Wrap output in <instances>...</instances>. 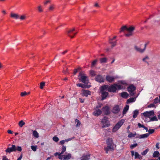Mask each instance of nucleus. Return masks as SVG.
<instances>
[{
	"label": "nucleus",
	"instance_id": "obj_64",
	"mask_svg": "<svg viewBox=\"0 0 160 160\" xmlns=\"http://www.w3.org/2000/svg\"><path fill=\"white\" fill-rule=\"evenodd\" d=\"M22 155L21 154L19 158L17 159V160H21L22 158Z\"/></svg>",
	"mask_w": 160,
	"mask_h": 160
},
{
	"label": "nucleus",
	"instance_id": "obj_21",
	"mask_svg": "<svg viewBox=\"0 0 160 160\" xmlns=\"http://www.w3.org/2000/svg\"><path fill=\"white\" fill-rule=\"evenodd\" d=\"M95 80L96 81L99 82H104L103 78L102 76L100 75H98L96 76Z\"/></svg>",
	"mask_w": 160,
	"mask_h": 160
},
{
	"label": "nucleus",
	"instance_id": "obj_51",
	"mask_svg": "<svg viewBox=\"0 0 160 160\" xmlns=\"http://www.w3.org/2000/svg\"><path fill=\"white\" fill-rule=\"evenodd\" d=\"M158 119H157L156 116H154L152 118H150L151 121H158Z\"/></svg>",
	"mask_w": 160,
	"mask_h": 160
},
{
	"label": "nucleus",
	"instance_id": "obj_44",
	"mask_svg": "<svg viewBox=\"0 0 160 160\" xmlns=\"http://www.w3.org/2000/svg\"><path fill=\"white\" fill-rule=\"evenodd\" d=\"M94 7L97 8H99L100 7V6L98 3L97 2H95L94 3Z\"/></svg>",
	"mask_w": 160,
	"mask_h": 160
},
{
	"label": "nucleus",
	"instance_id": "obj_52",
	"mask_svg": "<svg viewBox=\"0 0 160 160\" xmlns=\"http://www.w3.org/2000/svg\"><path fill=\"white\" fill-rule=\"evenodd\" d=\"M90 74L92 76H94L95 75V72L94 71L91 70L90 72Z\"/></svg>",
	"mask_w": 160,
	"mask_h": 160
},
{
	"label": "nucleus",
	"instance_id": "obj_56",
	"mask_svg": "<svg viewBox=\"0 0 160 160\" xmlns=\"http://www.w3.org/2000/svg\"><path fill=\"white\" fill-rule=\"evenodd\" d=\"M138 126L139 128H143L144 126L143 125L141 124V123H138Z\"/></svg>",
	"mask_w": 160,
	"mask_h": 160
},
{
	"label": "nucleus",
	"instance_id": "obj_23",
	"mask_svg": "<svg viewBox=\"0 0 160 160\" xmlns=\"http://www.w3.org/2000/svg\"><path fill=\"white\" fill-rule=\"evenodd\" d=\"M10 16L11 17L15 19H18L19 18V15L16 13H11L10 14Z\"/></svg>",
	"mask_w": 160,
	"mask_h": 160
},
{
	"label": "nucleus",
	"instance_id": "obj_24",
	"mask_svg": "<svg viewBox=\"0 0 160 160\" xmlns=\"http://www.w3.org/2000/svg\"><path fill=\"white\" fill-rule=\"evenodd\" d=\"M74 138V137H73L72 138H71L67 139H66L64 140H62L59 143L61 145H63L66 142H68L72 140Z\"/></svg>",
	"mask_w": 160,
	"mask_h": 160
},
{
	"label": "nucleus",
	"instance_id": "obj_34",
	"mask_svg": "<svg viewBox=\"0 0 160 160\" xmlns=\"http://www.w3.org/2000/svg\"><path fill=\"white\" fill-rule=\"evenodd\" d=\"M138 110H135L133 112V117L134 118H135L137 117L138 115Z\"/></svg>",
	"mask_w": 160,
	"mask_h": 160
},
{
	"label": "nucleus",
	"instance_id": "obj_12",
	"mask_svg": "<svg viewBox=\"0 0 160 160\" xmlns=\"http://www.w3.org/2000/svg\"><path fill=\"white\" fill-rule=\"evenodd\" d=\"M74 31H75V29L74 28H73L68 31V35L72 38H73L74 35H76L77 33H73V32Z\"/></svg>",
	"mask_w": 160,
	"mask_h": 160
},
{
	"label": "nucleus",
	"instance_id": "obj_17",
	"mask_svg": "<svg viewBox=\"0 0 160 160\" xmlns=\"http://www.w3.org/2000/svg\"><path fill=\"white\" fill-rule=\"evenodd\" d=\"M120 110V109L118 105H115L114 106L112 110V112L114 113H118Z\"/></svg>",
	"mask_w": 160,
	"mask_h": 160
},
{
	"label": "nucleus",
	"instance_id": "obj_29",
	"mask_svg": "<svg viewBox=\"0 0 160 160\" xmlns=\"http://www.w3.org/2000/svg\"><path fill=\"white\" fill-rule=\"evenodd\" d=\"M33 136L35 138H38L39 137V134L36 130H32Z\"/></svg>",
	"mask_w": 160,
	"mask_h": 160
},
{
	"label": "nucleus",
	"instance_id": "obj_63",
	"mask_svg": "<svg viewBox=\"0 0 160 160\" xmlns=\"http://www.w3.org/2000/svg\"><path fill=\"white\" fill-rule=\"evenodd\" d=\"M154 105L153 104H150L149 105L148 107H149V108H151V107H154Z\"/></svg>",
	"mask_w": 160,
	"mask_h": 160
},
{
	"label": "nucleus",
	"instance_id": "obj_16",
	"mask_svg": "<svg viewBox=\"0 0 160 160\" xmlns=\"http://www.w3.org/2000/svg\"><path fill=\"white\" fill-rule=\"evenodd\" d=\"M102 111L105 115H108L110 113L109 108L108 106H105L102 108Z\"/></svg>",
	"mask_w": 160,
	"mask_h": 160
},
{
	"label": "nucleus",
	"instance_id": "obj_36",
	"mask_svg": "<svg viewBox=\"0 0 160 160\" xmlns=\"http://www.w3.org/2000/svg\"><path fill=\"white\" fill-rule=\"evenodd\" d=\"M159 155V153L158 151H155L153 155V157L154 158L158 157Z\"/></svg>",
	"mask_w": 160,
	"mask_h": 160
},
{
	"label": "nucleus",
	"instance_id": "obj_14",
	"mask_svg": "<svg viewBox=\"0 0 160 160\" xmlns=\"http://www.w3.org/2000/svg\"><path fill=\"white\" fill-rule=\"evenodd\" d=\"M81 95L82 96L88 97V95L91 94V92L88 90L83 89L82 91Z\"/></svg>",
	"mask_w": 160,
	"mask_h": 160
},
{
	"label": "nucleus",
	"instance_id": "obj_57",
	"mask_svg": "<svg viewBox=\"0 0 160 160\" xmlns=\"http://www.w3.org/2000/svg\"><path fill=\"white\" fill-rule=\"evenodd\" d=\"M158 102H159V100L158 98H156L154 99V103H158Z\"/></svg>",
	"mask_w": 160,
	"mask_h": 160
},
{
	"label": "nucleus",
	"instance_id": "obj_47",
	"mask_svg": "<svg viewBox=\"0 0 160 160\" xmlns=\"http://www.w3.org/2000/svg\"><path fill=\"white\" fill-rule=\"evenodd\" d=\"M148 149H146L142 152L141 154L142 155H145L148 153Z\"/></svg>",
	"mask_w": 160,
	"mask_h": 160
},
{
	"label": "nucleus",
	"instance_id": "obj_40",
	"mask_svg": "<svg viewBox=\"0 0 160 160\" xmlns=\"http://www.w3.org/2000/svg\"><path fill=\"white\" fill-rule=\"evenodd\" d=\"M127 27L126 26H122L120 29V32H122L124 31L125 30H127Z\"/></svg>",
	"mask_w": 160,
	"mask_h": 160
},
{
	"label": "nucleus",
	"instance_id": "obj_59",
	"mask_svg": "<svg viewBox=\"0 0 160 160\" xmlns=\"http://www.w3.org/2000/svg\"><path fill=\"white\" fill-rule=\"evenodd\" d=\"M60 153H59L58 152H56L54 154V155L55 156H57V155H58V158H59V157L60 156Z\"/></svg>",
	"mask_w": 160,
	"mask_h": 160
},
{
	"label": "nucleus",
	"instance_id": "obj_50",
	"mask_svg": "<svg viewBox=\"0 0 160 160\" xmlns=\"http://www.w3.org/2000/svg\"><path fill=\"white\" fill-rule=\"evenodd\" d=\"M102 104L101 103H98V105L96 106L95 109H99V108H100L102 107Z\"/></svg>",
	"mask_w": 160,
	"mask_h": 160
},
{
	"label": "nucleus",
	"instance_id": "obj_27",
	"mask_svg": "<svg viewBox=\"0 0 160 160\" xmlns=\"http://www.w3.org/2000/svg\"><path fill=\"white\" fill-rule=\"evenodd\" d=\"M116 38V36L114 37L113 38L110 39H109V43L112 44V47H114L116 45V41L113 42H112L113 39H115Z\"/></svg>",
	"mask_w": 160,
	"mask_h": 160
},
{
	"label": "nucleus",
	"instance_id": "obj_25",
	"mask_svg": "<svg viewBox=\"0 0 160 160\" xmlns=\"http://www.w3.org/2000/svg\"><path fill=\"white\" fill-rule=\"evenodd\" d=\"M134 48L136 50L140 53H143L145 51V49H142L136 46L134 47Z\"/></svg>",
	"mask_w": 160,
	"mask_h": 160
},
{
	"label": "nucleus",
	"instance_id": "obj_15",
	"mask_svg": "<svg viewBox=\"0 0 160 160\" xmlns=\"http://www.w3.org/2000/svg\"><path fill=\"white\" fill-rule=\"evenodd\" d=\"M131 155L133 156L134 155L135 156V159H141L142 158V157L139 155L138 153L137 152H134L133 151H131Z\"/></svg>",
	"mask_w": 160,
	"mask_h": 160
},
{
	"label": "nucleus",
	"instance_id": "obj_31",
	"mask_svg": "<svg viewBox=\"0 0 160 160\" xmlns=\"http://www.w3.org/2000/svg\"><path fill=\"white\" fill-rule=\"evenodd\" d=\"M138 135H137V134L136 132H135L134 133H133L132 132H130L128 137L129 138H132L134 137H136Z\"/></svg>",
	"mask_w": 160,
	"mask_h": 160
},
{
	"label": "nucleus",
	"instance_id": "obj_32",
	"mask_svg": "<svg viewBox=\"0 0 160 160\" xmlns=\"http://www.w3.org/2000/svg\"><path fill=\"white\" fill-rule=\"evenodd\" d=\"M149 58L148 56H146L142 60L143 62L146 63L148 65L149 64V63L148 62V60H149Z\"/></svg>",
	"mask_w": 160,
	"mask_h": 160
},
{
	"label": "nucleus",
	"instance_id": "obj_19",
	"mask_svg": "<svg viewBox=\"0 0 160 160\" xmlns=\"http://www.w3.org/2000/svg\"><path fill=\"white\" fill-rule=\"evenodd\" d=\"M90 158V155L84 154L80 158V160H89Z\"/></svg>",
	"mask_w": 160,
	"mask_h": 160
},
{
	"label": "nucleus",
	"instance_id": "obj_37",
	"mask_svg": "<svg viewBox=\"0 0 160 160\" xmlns=\"http://www.w3.org/2000/svg\"><path fill=\"white\" fill-rule=\"evenodd\" d=\"M129 109V106L126 105V106L124 108L123 112V114H125L127 112Z\"/></svg>",
	"mask_w": 160,
	"mask_h": 160
},
{
	"label": "nucleus",
	"instance_id": "obj_53",
	"mask_svg": "<svg viewBox=\"0 0 160 160\" xmlns=\"http://www.w3.org/2000/svg\"><path fill=\"white\" fill-rule=\"evenodd\" d=\"M98 61V60L97 59H96L93 61L92 63V66H94L95 64H96L97 62Z\"/></svg>",
	"mask_w": 160,
	"mask_h": 160
},
{
	"label": "nucleus",
	"instance_id": "obj_42",
	"mask_svg": "<svg viewBox=\"0 0 160 160\" xmlns=\"http://www.w3.org/2000/svg\"><path fill=\"white\" fill-rule=\"evenodd\" d=\"M20 19L21 20H23L26 19V16L25 15H21L20 17L19 16Z\"/></svg>",
	"mask_w": 160,
	"mask_h": 160
},
{
	"label": "nucleus",
	"instance_id": "obj_49",
	"mask_svg": "<svg viewBox=\"0 0 160 160\" xmlns=\"http://www.w3.org/2000/svg\"><path fill=\"white\" fill-rule=\"evenodd\" d=\"M138 146V144L137 143L132 144L130 146V147L131 149H133L134 148Z\"/></svg>",
	"mask_w": 160,
	"mask_h": 160
},
{
	"label": "nucleus",
	"instance_id": "obj_35",
	"mask_svg": "<svg viewBox=\"0 0 160 160\" xmlns=\"http://www.w3.org/2000/svg\"><path fill=\"white\" fill-rule=\"evenodd\" d=\"M66 147L64 145H62V151L60 153V155L62 154L64 152L66 151Z\"/></svg>",
	"mask_w": 160,
	"mask_h": 160
},
{
	"label": "nucleus",
	"instance_id": "obj_2",
	"mask_svg": "<svg viewBox=\"0 0 160 160\" xmlns=\"http://www.w3.org/2000/svg\"><path fill=\"white\" fill-rule=\"evenodd\" d=\"M108 86L107 85L102 86L101 88V92L102 94V99H105L108 95V92H107Z\"/></svg>",
	"mask_w": 160,
	"mask_h": 160
},
{
	"label": "nucleus",
	"instance_id": "obj_5",
	"mask_svg": "<svg viewBox=\"0 0 160 160\" xmlns=\"http://www.w3.org/2000/svg\"><path fill=\"white\" fill-rule=\"evenodd\" d=\"M127 84L124 81H121L119 82L118 84H117V88L118 90L124 89L125 88Z\"/></svg>",
	"mask_w": 160,
	"mask_h": 160
},
{
	"label": "nucleus",
	"instance_id": "obj_55",
	"mask_svg": "<svg viewBox=\"0 0 160 160\" xmlns=\"http://www.w3.org/2000/svg\"><path fill=\"white\" fill-rule=\"evenodd\" d=\"M22 150V149L21 147L20 146H18L16 147V150H17L18 151L21 152Z\"/></svg>",
	"mask_w": 160,
	"mask_h": 160
},
{
	"label": "nucleus",
	"instance_id": "obj_33",
	"mask_svg": "<svg viewBox=\"0 0 160 160\" xmlns=\"http://www.w3.org/2000/svg\"><path fill=\"white\" fill-rule=\"evenodd\" d=\"M135 100L136 98H131L128 99L127 102L129 103L130 102H133L135 101Z\"/></svg>",
	"mask_w": 160,
	"mask_h": 160
},
{
	"label": "nucleus",
	"instance_id": "obj_62",
	"mask_svg": "<svg viewBox=\"0 0 160 160\" xmlns=\"http://www.w3.org/2000/svg\"><path fill=\"white\" fill-rule=\"evenodd\" d=\"M80 101L81 102L83 103L84 102V100L82 98H79Z\"/></svg>",
	"mask_w": 160,
	"mask_h": 160
},
{
	"label": "nucleus",
	"instance_id": "obj_58",
	"mask_svg": "<svg viewBox=\"0 0 160 160\" xmlns=\"http://www.w3.org/2000/svg\"><path fill=\"white\" fill-rule=\"evenodd\" d=\"M54 6L53 5H52L49 8V9L50 10H52L54 9Z\"/></svg>",
	"mask_w": 160,
	"mask_h": 160
},
{
	"label": "nucleus",
	"instance_id": "obj_6",
	"mask_svg": "<svg viewBox=\"0 0 160 160\" xmlns=\"http://www.w3.org/2000/svg\"><path fill=\"white\" fill-rule=\"evenodd\" d=\"M72 157V155L70 153L66 152L65 154L60 155L59 159L61 160H68Z\"/></svg>",
	"mask_w": 160,
	"mask_h": 160
},
{
	"label": "nucleus",
	"instance_id": "obj_43",
	"mask_svg": "<svg viewBox=\"0 0 160 160\" xmlns=\"http://www.w3.org/2000/svg\"><path fill=\"white\" fill-rule=\"evenodd\" d=\"M45 85V82H42L40 83V88L42 89L43 88V87Z\"/></svg>",
	"mask_w": 160,
	"mask_h": 160
},
{
	"label": "nucleus",
	"instance_id": "obj_4",
	"mask_svg": "<svg viewBox=\"0 0 160 160\" xmlns=\"http://www.w3.org/2000/svg\"><path fill=\"white\" fill-rule=\"evenodd\" d=\"M124 120L122 119L119 121L113 128L112 132H115L118 130L124 122Z\"/></svg>",
	"mask_w": 160,
	"mask_h": 160
},
{
	"label": "nucleus",
	"instance_id": "obj_60",
	"mask_svg": "<svg viewBox=\"0 0 160 160\" xmlns=\"http://www.w3.org/2000/svg\"><path fill=\"white\" fill-rule=\"evenodd\" d=\"M149 42H146L144 45V48L143 49H145V50L146 49L147 46L148 44L149 43Z\"/></svg>",
	"mask_w": 160,
	"mask_h": 160
},
{
	"label": "nucleus",
	"instance_id": "obj_22",
	"mask_svg": "<svg viewBox=\"0 0 160 160\" xmlns=\"http://www.w3.org/2000/svg\"><path fill=\"white\" fill-rule=\"evenodd\" d=\"M149 136V134L148 133H147L145 134H142L140 135H138V136H137L136 138H147Z\"/></svg>",
	"mask_w": 160,
	"mask_h": 160
},
{
	"label": "nucleus",
	"instance_id": "obj_46",
	"mask_svg": "<svg viewBox=\"0 0 160 160\" xmlns=\"http://www.w3.org/2000/svg\"><path fill=\"white\" fill-rule=\"evenodd\" d=\"M31 148L33 151H36L37 150V147L36 146H31Z\"/></svg>",
	"mask_w": 160,
	"mask_h": 160
},
{
	"label": "nucleus",
	"instance_id": "obj_11",
	"mask_svg": "<svg viewBox=\"0 0 160 160\" xmlns=\"http://www.w3.org/2000/svg\"><path fill=\"white\" fill-rule=\"evenodd\" d=\"M154 112L153 111H146L142 113L145 117H148L149 118H151V116H154Z\"/></svg>",
	"mask_w": 160,
	"mask_h": 160
},
{
	"label": "nucleus",
	"instance_id": "obj_26",
	"mask_svg": "<svg viewBox=\"0 0 160 160\" xmlns=\"http://www.w3.org/2000/svg\"><path fill=\"white\" fill-rule=\"evenodd\" d=\"M120 95L122 97L125 98H128L129 96L128 94L126 92H123L120 93Z\"/></svg>",
	"mask_w": 160,
	"mask_h": 160
},
{
	"label": "nucleus",
	"instance_id": "obj_41",
	"mask_svg": "<svg viewBox=\"0 0 160 160\" xmlns=\"http://www.w3.org/2000/svg\"><path fill=\"white\" fill-rule=\"evenodd\" d=\"M75 123H76V127H78L80 126L81 123L77 119H75Z\"/></svg>",
	"mask_w": 160,
	"mask_h": 160
},
{
	"label": "nucleus",
	"instance_id": "obj_1",
	"mask_svg": "<svg viewBox=\"0 0 160 160\" xmlns=\"http://www.w3.org/2000/svg\"><path fill=\"white\" fill-rule=\"evenodd\" d=\"M107 147H104V149L106 153H108L109 151H113L114 150V144L112 139L109 138L106 140Z\"/></svg>",
	"mask_w": 160,
	"mask_h": 160
},
{
	"label": "nucleus",
	"instance_id": "obj_61",
	"mask_svg": "<svg viewBox=\"0 0 160 160\" xmlns=\"http://www.w3.org/2000/svg\"><path fill=\"white\" fill-rule=\"evenodd\" d=\"M2 160H9L6 156L3 157Z\"/></svg>",
	"mask_w": 160,
	"mask_h": 160
},
{
	"label": "nucleus",
	"instance_id": "obj_13",
	"mask_svg": "<svg viewBox=\"0 0 160 160\" xmlns=\"http://www.w3.org/2000/svg\"><path fill=\"white\" fill-rule=\"evenodd\" d=\"M16 151V147L14 145H12V147L8 148L6 150L5 152L10 153L11 152H15Z\"/></svg>",
	"mask_w": 160,
	"mask_h": 160
},
{
	"label": "nucleus",
	"instance_id": "obj_28",
	"mask_svg": "<svg viewBox=\"0 0 160 160\" xmlns=\"http://www.w3.org/2000/svg\"><path fill=\"white\" fill-rule=\"evenodd\" d=\"M77 86L78 87H80L83 88H89V87H88V86L82 83L77 84Z\"/></svg>",
	"mask_w": 160,
	"mask_h": 160
},
{
	"label": "nucleus",
	"instance_id": "obj_48",
	"mask_svg": "<svg viewBox=\"0 0 160 160\" xmlns=\"http://www.w3.org/2000/svg\"><path fill=\"white\" fill-rule=\"evenodd\" d=\"M154 131L155 130L154 129H149L148 130V132H149L148 134H149V135L150 134L153 133L154 132Z\"/></svg>",
	"mask_w": 160,
	"mask_h": 160
},
{
	"label": "nucleus",
	"instance_id": "obj_3",
	"mask_svg": "<svg viewBox=\"0 0 160 160\" xmlns=\"http://www.w3.org/2000/svg\"><path fill=\"white\" fill-rule=\"evenodd\" d=\"M79 80L85 84H88L89 83L88 78L84 73L80 72L78 77Z\"/></svg>",
	"mask_w": 160,
	"mask_h": 160
},
{
	"label": "nucleus",
	"instance_id": "obj_30",
	"mask_svg": "<svg viewBox=\"0 0 160 160\" xmlns=\"http://www.w3.org/2000/svg\"><path fill=\"white\" fill-rule=\"evenodd\" d=\"M100 62L101 63H105L107 62V58H100Z\"/></svg>",
	"mask_w": 160,
	"mask_h": 160
},
{
	"label": "nucleus",
	"instance_id": "obj_20",
	"mask_svg": "<svg viewBox=\"0 0 160 160\" xmlns=\"http://www.w3.org/2000/svg\"><path fill=\"white\" fill-rule=\"evenodd\" d=\"M102 112V111L100 109H95V110L93 112V114L95 116H98L101 114Z\"/></svg>",
	"mask_w": 160,
	"mask_h": 160
},
{
	"label": "nucleus",
	"instance_id": "obj_45",
	"mask_svg": "<svg viewBox=\"0 0 160 160\" xmlns=\"http://www.w3.org/2000/svg\"><path fill=\"white\" fill-rule=\"evenodd\" d=\"M52 139L55 142H58L59 140L58 138L56 136L53 137L52 138Z\"/></svg>",
	"mask_w": 160,
	"mask_h": 160
},
{
	"label": "nucleus",
	"instance_id": "obj_54",
	"mask_svg": "<svg viewBox=\"0 0 160 160\" xmlns=\"http://www.w3.org/2000/svg\"><path fill=\"white\" fill-rule=\"evenodd\" d=\"M38 11L39 12H42L43 11L42 9V7L41 6H39L38 7Z\"/></svg>",
	"mask_w": 160,
	"mask_h": 160
},
{
	"label": "nucleus",
	"instance_id": "obj_39",
	"mask_svg": "<svg viewBox=\"0 0 160 160\" xmlns=\"http://www.w3.org/2000/svg\"><path fill=\"white\" fill-rule=\"evenodd\" d=\"M29 94L30 92H22L21 93L20 95L21 97H24Z\"/></svg>",
	"mask_w": 160,
	"mask_h": 160
},
{
	"label": "nucleus",
	"instance_id": "obj_9",
	"mask_svg": "<svg viewBox=\"0 0 160 160\" xmlns=\"http://www.w3.org/2000/svg\"><path fill=\"white\" fill-rule=\"evenodd\" d=\"M117 88V84H114L113 85H111L108 88V90L110 92H115Z\"/></svg>",
	"mask_w": 160,
	"mask_h": 160
},
{
	"label": "nucleus",
	"instance_id": "obj_8",
	"mask_svg": "<svg viewBox=\"0 0 160 160\" xmlns=\"http://www.w3.org/2000/svg\"><path fill=\"white\" fill-rule=\"evenodd\" d=\"M136 89V87L133 85L129 86L128 88V91L129 92L131 96H133L135 94L134 91Z\"/></svg>",
	"mask_w": 160,
	"mask_h": 160
},
{
	"label": "nucleus",
	"instance_id": "obj_7",
	"mask_svg": "<svg viewBox=\"0 0 160 160\" xmlns=\"http://www.w3.org/2000/svg\"><path fill=\"white\" fill-rule=\"evenodd\" d=\"M135 27L133 26H131L129 28H127V31L128 32L127 33L125 34V35L126 37H129L133 35V32L134 30Z\"/></svg>",
	"mask_w": 160,
	"mask_h": 160
},
{
	"label": "nucleus",
	"instance_id": "obj_18",
	"mask_svg": "<svg viewBox=\"0 0 160 160\" xmlns=\"http://www.w3.org/2000/svg\"><path fill=\"white\" fill-rule=\"evenodd\" d=\"M115 77L113 76H110L109 75H107L106 77V80L109 82H112L114 81Z\"/></svg>",
	"mask_w": 160,
	"mask_h": 160
},
{
	"label": "nucleus",
	"instance_id": "obj_38",
	"mask_svg": "<svg viewBox=\"0 0 160 160\" xmlns=\"http://www.w3.org/2000/svg\"><path fill=\"white\" fill-rule=\"evenodd\" d=\"M25 124V123L24 122L23 120H21L18 123V125L20 127L22 128V126L24 125Z\"/></svg>",
	"mask_w": 160,
	"mask_h": 160
},
{
	"label": "nucleus",
	"instance_id": "obj_10",
	"mask_svg": "<svg viewBox=\"0 0 160 160\" xmlns=\"http://www.w3.org/2000/svg\"><path fill=\"white\" fill-rule=\"evenodd\" d=\"M108 122V118L106 117H104L101 121V123L103 124L102 128H104L108 127L109 126Z\"/></svg>",
	"mask_w": 160,
	"mask_h": 160
}]
</instances>
